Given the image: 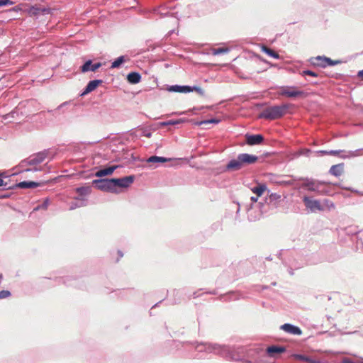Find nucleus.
<instances>
[{
	"mask_svg": "<svg viewBox=\"0 0 363 363\" xmlns=\"http://www.w3.org/2000/svg\"><path fill=\"white\" fill-rule=\"evenodd\" d=\"M302 75H310V76H311V77H318V74H317L316 72H313V71H311V70H308V69H307V70H303V71L302 72Z\"/></svg>",
	"mask_w": 363,
	"mask_h": 363,
	"instance_id": "obj_34",
	"label": "nucleus"
},
{
	"mask_svg": "<svg viewBox=\"0 0 363 363\" xmlns=\"http://www.w3.org/2000/svg\"><path fill=\"white\" fill-rule=\"evenodd\" d=\"M267 189V186L265 184H259L257 186L252 188V191L256 194L258 197L261 196L264 191Z\"/></svg>",
	"mask_w": 363,
	"mask_h": 363,
	"instance_id": "obj_26",
	"label": "nucleus"
},
{
	"mask_svg": "<svg viewBox=\"0 0 363 363\" xmlns=\"http://www.w3.org/2000/svg\"><path fill=\"white\" fill-rule=\"evenodd\" d=\"M101 67V63L98 62L93 64L91 60H87L82 67V72H87L89 71L95 72L97 69Z\"/></svg>",
	"mask_w": 363,
	"mask_h": 363,
	"instance_id": "obj_14",
	"label": "nucleus"
},
{
	"mask_svg": "<svg viewBox=\"0 0 363 363\" xmlns=\"http://www.w3.org/2000/svg\"><path fill=\"white\" fill-rule=\"evenodd\" d=\"M357 76L363 80V69L358 72Z\"/></svg>",
	"mask_w": 363,
	"mask_h": 363,
	"instance_id": "obj_43",
	"label": "nucleus"
},
{
	"mask_svg": "<svg viewBox=\"0 0 363 363\" xmlns=\"http://www.w3.org/2000/svg\"><path fill=\"white\" fill-rule=\"evenodd\" d=\"M293 357L297 360L306 362L307 363H321L319 360L312 359L308 356L303 354H293Z\"/></svg>",
	"mask_w": 363,
	"mask_h": 363,
	"instance_id": "obj_22",
	"label": "nucleus"
},
{
	"mask_svg": "<svg viewBox=\"0 0 363 363\" xmlns=\"http://www.w3.org/2000/svg\"><path fill=\"white\" fill-rule=\"evenodd\" d=\"M41 183L35 182H21L16 184V186L21 189H28V188H35L40 186Z\"/></svg>",
	"mask_w": 363,
	"mask_h": 363,
	"instance_id": "obj_23",
	"label": "nucleus"
},
{
	"mask_svg": "<svg viewBox=\"0 0 363 363\" xmlns=\"http://www.w3.org/2000/svg\"><path fill=\"white\" fill-rule=\"evenodd\" d=\"M196 349L199 352H206L208 353H214L229 359H236V358L233 354V350L231 348L225 345L205 343L198 345Z\"/></svg>",
	"mask_w": 363,
	"mask_h": 363,
	"instance_id": "obj_1",
	"label": "nucleus"
},
{
	"mask_svg": "<svg viewBox=\"0 0 363 363\" xmlns=\"http://www.w3.org/2000/svg\"><path fill=\"white\" fill-rule=\"evenodd\" d=\"M229 51H230V49L228 48H219L212 49L211 53L213 55H221V54L228 53Z\"/></svg>",
	"mask_w": 363,
	"mask_h": 363,
	"instance_id": "obj_30",
	"label": "nucleus"
},
{
	"mask_svg": "<svg viewBox=\"0 0 363 363\" xmlns=\"http://www.w3.org/2000/svg\"><path fill=\"white\" fill-rule=\"evenodd\" d=\"M134 179L135 177L133 175H130L122 178L112 179L114 193L116 192L117 187L127 188L130 186V184L133 183Z\"/></svg>",
	"mask_w": 363,
	"mask_h": 363,
	"instance_id": "obj_8",
	"label": "nucleus"
},
{
	"mask_svg": "<svg viewBox=\"0 0 363 363\" xmlns=\"http://www.w3.org/2000/svg\"><path fill=\"white\" fill-rule=\"evenodd\" d=\"M118 255H119L120 258H121V257L123 256V252H122L121 251H120V250H119V251L118 252Z\"/></svg>",
	"mask_w": 363,
	"mask_h": 363,
	"instance_id": "obj_46",
	"label": "nucleus"
},
{
	"mask_svg": "<svg viewBox=\"0 0 363 363\" xmlns=\"http://www.w3.org/2000/svg\"><path fill=\"white\" fill-rule=\"evenodd\" d=\"M290 274H291V275H293V274H294V273H293V272H292V271H290Z\"/></svg>",
	"mask_w": 363,
	"mask_h": 363,
	"instance_id": "obj_48",
	"label": "nucleus"
},
{
	"mask_svg": "<svg viewBox=\"0 0 363 363\" xmlns=\"http://www.w3.org/2000/svg\"><path fill=\"white\" fill-rule=\"evenodd\" d=\"M245 138H246V143L249 145H259L264 140L263 136L260 134H257V135L246 134Z\"/></svg>",
	"mask_w": 363,
	"mask_h": 363,
	"instance_id": "obj_13",
	"label": "nucleus"
},
{
	"mask_svg": "<svg viewBox=\"0 0 363 363\" xmlns=\"http://www.w3.org/2000/svg\"><path fill=\"white\" fill-rule=\"evenodd\" d=\"M343 169H344L343 164H338L333 165L330 167L329 172L335 177H338L342 174V173L343 172Z\"/></svg>",
	"mask_w": 363,
	"mask_h": 363,
	"instance_id": "obj_21",
	"label": "nucleus"
},
{
	"mask_svg": "<svg viewBox=\"0 0 363 363\" xmlns=\"http://www.w3.org/2000/svg\"><path fill=\"white\" fill-rule=\"evenodd\" d=\"M328 152H329V151H326V150H320L318 152V153H319L320 155H329Z\"/></svg>",
	"mask_w": 363,
	"mask_h": 363,
	"instance_id": "obj_44",
	"label": "nucleus"
},
{
	"mask_svg": "<svg viewBox=\"0 0 363 363\" xmlns=\"http://www.w3.org/2000/svg\"><path fill=\"white\" fill-rule=\"evenodd\" d=\"M10 295H11V293L9 291L2 290L0 291V299L7 298V297L10 296Z\"/></svg>",
	"mask_w": 363,
	"mask_h": 363,
	"instance_id": "obj_36",
	"label": "nucleus"
},
{
	"mask_svg": "<svg viewBox=\"0 0 363 363\" xmlns=\"http://www.w3.org/2000/svg\"><path fill=\"white\" fill-rule=\"evenodd\" d=\"M279 95L289 98H295L306 96V93L303 91L298 89V88L294 86H284L280 88Z\"/></svg>",
	"mask_w": 363,
	"mask_h": 363,
	"instance_id": "obj_5",
	"label": "nucleus"
},
{
	"mask_svg": "<svg viewBox=\"0 0 363 363\" xmlns=\"http://www.w3.org/2000/svg\"><path fill=\"white\" fill-rule=\"evenodd\" d=\"M324 182H317L313 179H306L302 184L303 188H306L308 190L311 191H317L319 192V187Z\"/></svg>",
	"mask_w": 363,
	"mask_h": 363,
	"instance_id": "obj_11",
	"label": "nucleus"
},
{
	"mask_svg": "<svg viewBox=\"0 0 363 363\" xmlns=\"http://www.w3.org/2000/svg\"><path fill=\"white\" fill-rule=\"evenodd\" d=\"M252 207L251 206L249 209H248V216L250 218L251 220H256L257 218H259V216L257 217V216H255V217H252Z\"/></svg>",
	"mask_w": 363,
	"mask_h": 363,
	"instance_id": "obj_41",
	"label": "nucleus"
},
{
	"mask_svg": "<svg viewBox=\"0 0 363 363\" xmlns=\"http://www.w3.org/2000/svg\"><path fill=\"white\" fill-rule=\"evenodd\" d=\"M77 192L80 195V196H85V195H87L89 194L90 192V189L89 187H79V188H77Z\"/></svg>",
	"mask_w": 363,
	"mask_h": 363,
	"instance_id": "obj_33",
	"label": "nucleus"
},
{
	"mask_svg": "<svg viewBox=\"0 0 363 363\" xmlns=\"http://www.w3.org/2000/svg\"><path fill=\"white\" fill-rule=\"evenodd\" d=\"M258 198H259V197H258L257 196H251L250 200H251V201H252V203H255V202H257V201Z\"/></svg>",
	"mask_w": 363,
	"mask_h": 363,
	"instance_id": "obj_42",
	"label": "nucleus"
},
{
	"mask_svg": "<svg viewBox=\"0 0 363 363\" xmlns=\"http://www.w3.org/2000/svg\"><path fill=\"white\" fill-rule=\"evenodd\" d=\"M325 203L328 204L329 206L334 207V204L331 202H330L328 200H325Z\"/></svg>",
	"mask_w": 363,
	"mask_h": 363,
	"instance_id": "obj_45",
	"label": "nucleus"
},
{
	"mask_svg": "<svg viewBox=\"0 0 363 363\" xmlns=\"http://www.w3.org/2000/svg\"><path fill=\"white\" fill-rule=\"evenodd\" d=\"M172 160V158H167V157H160V156L154 155V156H151V157H148L146 160V162L147 163H164V162L171 161Z\"/></svg>",
	"mask_w": 363,
	"mask_h": 363,
	"instance_id": "obj_19",
	"label": "nucleus"
},
{
	"mask_svg": "<svg viewBox=\"0 0 363 363\" xmlns=\"http://www.w3.org/2000/svg\"><path fill=\"white\" fill-rule=\"evenodd\" d=\"M280 329L291 335H301L302 334V331L298 327L290 323L281 325Z\"/></svg>",
	"mask_w": 363,
	"mask_h": 363,
	"instance_id": "obj_12",
	"label": "nucleus"
},
{
	"mask_svg": "<svg viewBox=\"0 0 363 363\" xmlns=\"http://www.w3.org/2000/svg\"><path fill=\"white\" fill-rule=\"evenodd\" d=\"M193 88V91L195 90L197 91L200 95L203 96L204 94V91L202 89L198 86H191Z\"/></svg>",
	"mask_w": 363,
	"mask_h": 363,
	"instance_id": "obj_40",
	"label": "nucleus"
},
{
	"mask_svg": "<svg viewBox=\"0 0 363 363\" xmlns=\"http://www.w3.org/2000/svg\"><path fill=\"white\" fill-rule=\"evenodd\" d=\"M150 135H151V133H148L146 135V136H147V137H150Z\"/></svg>",
	"mask_w": 363,
	"mask_h": 363,
	"instance_id": "obj_47",
	"label": "nucleus"
},
{
	"mask_svg": "<svg viewBox=\"0 0 363 363\" xmlns=\"http://www.w3.org/2000/svg\"><path fill=\"white\" fill-rule=\"evenodd\" d=\"M285 351H286V348L284 347H279V346H275V345L268 347L267 349V353L270 355H272L274 353H282Z\"/></svg>",
	"mask_w": 363,
	"mask_h": 363,
	"instance_id": "obj_25",
	"label": "nucleus"
},
{
	"mask_svg": "<svg viewBox=\"0 0 363 363\" xmlns=\"http://www.w3.org/2000/svg\"><path fill=\"white\" fill-rule=\"evenodd\" d=\"M281 196L277 193H272L266 200V204L260 203V215L267 213L269 210L276 208L277 203L280 201Z\"/></svg>",
	"mask_w": 363,
	"mask_h": 363,
	"instance_id": "obj_4",
	"label": "nucleus"
},
{
	"mask_svg": "<svg viewBox=\"0 0 363 363\" xmlns=\"http://www.w3.org/2000/svg\"><path fill=\"white\" fill-rule=\"evenodd\" d=\"M325 60H327V57L317 56L311 57L310 59V62L314 66L325 68L326 67V61Z\"/></svg>",
	"mask_w": 363,
	"mask_h": 363,
	"instance_id": "obj_16",
	"label": "nucleus"
},
{
	"mask_svg": "<svg viewBox=\"0 0 363 363\" xmlns=\"http://www.w3.org/2000/svg\"><path fill=\"white\" fill-rule=\"evenodd\" d=\"M125 61L124 56H120L116 60H115L112 64L111 67V68H117L121 66V65Z\"/></svg>",
	"mask_w": 363,
	"mask_h": 363,
	"instance_id": "obj_31",
	"label": "nucleus"
},
{
	"mask_svg": "<svg viewBox=\"0 0 363 363\" xmlns=\"http://www.w3.org/2000/svg\"><path fill=\"white\" fill-rule=\"evenodd\" d=\"M116 168H117V166H111V167L100 169L95 173V176L97 177H104L106 175H110L114 172V170Z\"/></svg>",
	"mask_w": 363,
	"mask_h": 363,
	"instance_id": "obj_18",
	"label": "nucleus"
},
{
	"mask_svg": "<svg viewBox=\"0 0 363 363\" xmlns=\"http://www.w3.org/2000/svg\"><path fill=\"white\" fill-rule=\"evenodd\" d=\"M93 184H95L96 187L99 190L114 193L112 179H95L93 181Z\"/></svg>",
	"mask_w": 363,
	"mask_h": 363,
	"instance_id": "obj_6",
	"label": "nucleus"
},
{
	"mask_svg": "<svg viewBox=\"0 0 363 363\" xmlns=\"http://www.w3.org/2000/svg\"><path fill=\"white\" fill-rule=\"evenodd\" d=\"M220 122V119L211 118V119H208V120H203L201 121H198V122H196L194 124L200 126L202 125L211 124V123L218 124Z\"/></svg>",
	"mask_w": 363,
	"mask_h": 363,
	"instance_id": "obj_28",
	"label": "nucleus"
},
{
	"mask_svg": "<svg viewBox=\"0 0 363 363\" xmlns=\"http://www.w3.org/2000/svg\"><path fill=\"white\" fill-rule=\"evenodd\" d=\"M262 51L274 59H279L280 57L278 53L275 52L274 50L267 48V46H262Z\"/></svg>",
	"mask_w": 363,
	"mask_h": 363,
	"instance_id": "obj_27",
	"label": "nucleus"
},
{
	"mask_svg": "<svg viewBox=\"0 0 363 363\" xmlns=\"http://www.w3.org/2000/svg\"><path fill=\"white\" fill-rule=\"evenodd\" d=\"M49 203H50L49 199H46L44 200L43 203L40 206L36 207L35 208V210H38L39 208H47V207L48 206Z\"/></svg>",
	"mask_w": 363,
	"mask_h": 363,
	"instance_id": "obj_35",
	"label": "nucleus"
},
{
	"mask_svg": "<svg viewBox=\"0 0 363 363\" xmlns=\"http://www.w3.org/2000/svg\"><path fill=\"white\" fill-rule=\"evenodd\" d=\"M303 201L306 206L313 212L323 210V207L318 200H312L308 196H304Z\"/></svg>",
	"mask_w": 363,
	"mask_h": 363,
	"instance_id": "obj_10",
	"label": "nucleus"
},
{
	"mask_svg": "<svg viewBox=\"0 0 363 363\" xmlns=\"http://www.w3.org/2000/svg\"><path fill=\"white\" fill-rule=\"evenodd\" d=\"M40 12V9L37 6H30L28 9V13L30 16H38Z\"/></svg>",
	"mask_w": 363,
	"mask_h": 363,
	"instance_id": "obj_32",
	"label": "nucleus"
},
{
	"mask_svg": "<svg viewBox=\"0 0 363 363\" xmlns=\"http://www.w3.org/2000/svg\"><path fill=\"white\" fill-rule=\"evenodd\" d=\"M103 82L101 79H94L90 81L82 95L86 94L92 91H94L99 84H101Z\"/></svg>",
	"mask_w": 363,
	"mask_h": 363,
	"instance_id": "obj_17",
	"label": "nucleus"
},
{
	"mask_svg": "<svg viewBox=\"0 0 363 363\" xmlns=\"http://www.w3.org/2000/svg\"><path fill=\"white\" fill-rule=\"evenodd\" d=\"M86 205V199L84 198H76V200L70 203L69 210H74L77 208L85 206Z\"/></svg>",
	"mask_w": 363,
	"mask_h": 363,
	"instance_id": "obj_20",
	"label": "nucleus"
},
{
	"mask_svg": "<svg viewBox=\"0 0 363 363\" xmlns=\"http://www.w3.org/2000/svg\"><path fill=\"white\" fill-rule=\"evenodd\" d=\"M326 61V67L328 66H333L339 63L338 61H333L329 57H327V60H325Z\"/></svg>",
	"mask_w": 363,
	"mask_h": 363,
	"instance_id": "obj_38",
	"label": "nucleus"
},
{
	"mask_svg": "<svg viewBox=\"0 0 363 363\" xmlns=\"http://www.w3.org/2000/svg\"><path fill=\"white\" fill-rule=\"evenodd\" d=\"M258 160V157L248 153L239 154L236 158L230 160L225 166L226 171H238L247 164H252Z\"/></svg>",
	"mask_w": 363,
	"mask_h": 363,
	"instance_id": "obj_2",
	"label": "nucleus"
},
{
	"mask_svg": "<svg viewBox=\"0 0 363 363\" xmlns=\"http://www.w3.org/2000/svg\"><path fill=\"white\" fill-rule=\"evenodd\" d=\"M167 90L170 92L189 93L193 91V88L190 86L173 85L169 86Z\"/></svg>",
	"mask_w": 363,
	"mask_h": 363,
	"instance_id": "obj_15",
	"label": "nucleus"
},
{
	"mask_svg": "<svg viewBox=\"0 0 363 363\" xmlns=\"http://www.w3.org/2000/svg\"><path fill=\"white\" fill-rule=\"evenodd\" d=\"M46 157L44 152H38L36 155L29 157L26 160L21 162V167H24L28 165L36 166L38 164L42 163Z\"/></svg>",
	"mask_w": 363,
	"mask_h": 363,
	"instance_id": "obj_7",
	"label": "nucleus"
},
{
	"mask_svg": "<svg viewBox=\"0 0 363 363\" xmlns=\"http://www.w3.org/2000/svg\"><path fill=\"white\" fill-rule=\"evenodd\" d=\"M362 152H363V148L357 149L354 151L345 152L344 150H330L328 154L332 155H339L340 153H344L340 155V157L345 158H351L360 156L362 155Z\"/></svg>",
	"mask_w": 363,
	"mask_h": 363,
	"instance_id": "obj_9",
	"label": "nucleus"
},
{
	"mask_svg": "<svg viewBox=\"0 0 363 363\" xmlns=\"http://www.w3.org/2000/svg\"><path fill=\"white\" fill-rule=\"evenodd\" d=\"M185 121H186V120L183 119V118H180V119H177V120H169V121L161 123V125H162V126L174 125L182 123Z\"/></svg>",
	"mask_w": 363,
	"mask_h": 363,
	"instance_id": "obj_29",
	"label": "nucleus"
},
{
	"mask_svg": "<svg viewBox=\"0 0 363 363\" xmlns=\"http://www.w3.org/2000/svg\"><path fill=\"white\" fill-rule=\"evenodd\" d=\"M288 108L289 106L286 104L270 106L262 112L260 117L269 120L279 118L286 113Z\"/></svg>",
	"mask_w": 363,
	"mask_h": 363,
	"instance_id": "obj_3",
	"label": "nucleus"
},
{
	"mask_svg": "<svg viewBox=\"0 0 363 363\" xmlns=\"http://www.w3.org/2000/svg\"><path fill=\"white\" fill-rule=\"evenodd\" d=\"M13 4L11 0H0V6H11Z\"/></svg>",
	"mask_w": 363,
	"mask_h": 363,
	"instance_id": "obj_37",
	"label": "nucleus"
},
{
	"mask_svg": "<svg viewBox=\"0 0 363 363\" xmlns=\"http://www.w3.org/2000/svg\"><path fill=\"white\" fill-rule=\"evenodd\" d=\"M128 81L131 84H137L140 82L141 76L138 72H130L127 76Z\"/></svg>",
	"mask_w": 363,
	"mask_h": 363,
	"instance_id": "obj_24",
	"label": "nucleus"
},
{
	"mask_svg": "<svg viewBox=\"0 0 363 363\" xmlns=\"http://www.w3.org/2000/svg\"><path fill=\"white\" fill-rule=\"evenodd\" d=\"M42 168H38L36 166H33V167L30 168H26L25 169V172H37V171H41Z\"/></svg>",
	"mask_w": 363,
	"mask_h": 363,
	"instance_id": "obj_39",
	"label": "nucleus"
}]
</instances>
